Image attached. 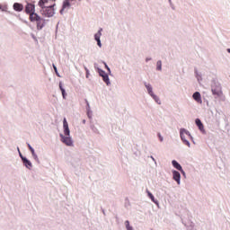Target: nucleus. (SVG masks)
I'll return each instance as SVG.
<instances>
[{
	"label": "nucleus",
	"mask_w": 230,
	"mask_h": 230,
	"mask_svg": "<svg viewBox=\"0 0 230 230\" xmlns=\"http://www.w3.org/2000/svg\"><path fill=\"white\" fill-rule=\"evenodd\" d=\"M172 163V166H174L176 170L182 172V166H181L177 161L173 160Z\"/></svg>",
	"instance_id": "2eb2a0df"
},
{
	"label": "nucleus",
	"mask_w": 230,
	"mask_h": 230,
	"mask_svg": "<svg viewBox=\"0 0 230 230\" xmlns=\"http://www.w3.org/2000/svg\"><path fill=\"white\" fill-rule=\"evenodd\" d=\"M196 125L201 132H204V124H202V121H200L199 119H196Z\"/></svg>",
	"instance_id": "4468645a"
},
{
	"label": "nucleus",
	"mask_w": 230,
	"mask_h": 230,
	"mask_svg": "<svg viewBox=\"0 0 230 230\" xmlns=\"http://www.w3.org/2000/svg\"><path fill=\"white\" fill-rule=\"evenodd\" d=\"M31 154H32V155L34 156V157H37V155H35V149H31Z\"/></svg>",
	"instance_id": "5701e85b"
},
{
	"label": "nucleus",
	"mask_w": 230,
	"mask_h": 230,
	"mask_svg": "<svg viewBox=\"0 0 230 230\" xmlns=\"http://www.w3.org/2000/svg\"><path fill=\"white\" fill-rule=\"evenodd\" d=\"M180 136H181V141H183L184 145H186L187 146H190V141H188V137H191V134H190V131L181 128L180 131Z\"/></svg>",
	"instance_id": "20e7f679"
},
{
	"label": "nucleus",
	"mask_w": 230,
	"mask_h": 230,
	"mask_svg": "<svg viewBox=\"0 0 230 230\" xmlns=\"http://www.w3.org/2000/svg\"><path fill=\"white\" fill-rule=\"evenodd\" d=\"M73 1H75V0H66L63 3V7L60 10V13H64V12H66V10H69L71 8V6L73 5Z\"/></svg>",
	"instance_id": "39448f33"
},
{
	"label": "nucleus",
	"mask_w": 230,
	"mask_h": 230,
	"mask_svg": "<svg viewBox=\"0 0 230 230\" xmlns=\"http://www.w3.org/2000/svg\"><path fill=\"white\" fill-rule=\"evenodd\" d=\"M28 148H29V150H31H31H33V147H31V146L30 144H28Z\"/></svg>",
	"instance_id": "393cba45"
},
{
	"label": "nucleus",
	"mask_w": 230,
	"mask_h": 230,
	"mask_svg": "<svg viewBox=\"0 0 230 230\" xmlns=\"http://www.w3.org/2000/svg\"><path fill=\"white\" fill-rule=\"evenodd\" d=\"M54 69H55V71H56V73H57V66H54Z\"/></svg>",
	"instance_id": "a878e982"
},
{
	"label": "nucleus",
	"mask_w": 230,
	"mask_h": 230,
	"mask_svg": "<svg viewBox=\"0 0 230 230\" xmlns=\"http://www.w3.org/2000/svg\"><path fill=\"white\" fill-rule=\"evenodd\" d=\"M30 21L31 22H37L38 30H42V27L45 26V24H46V20L40 18V16H39V14H37L35 13H31L30 14Z\"/></svg>",
	"instance_id": "7ed1b4c3"
},
{
	"label": "nucleus",
	"mask_w": 230,
	"mask_h": 230,
	"mask_svg": "<svg viewBox=\"0 0 230 230\" xmlns=\"http://www.w3.org/2000/svg\"><path fill=\"white\" fill-rule=\"evenodd\" d=\"M100 37H102V29L94 35L97 45L99 48H102V40H100Z\"/></svg>",
	"instance_id": "1a4fd4ad"
},
{
	"label": "nucleus",
	"mask_w": 230,
	"mask_h": 230,
	"mask_svg": "<svg viewBox=\"0 0 230 230\" xmlns=\"http://www.w3.org/2000/svg\"><path fill=\"white\" fill-rule=\"evenodd\" d=\"M63 128H64V135H60L61 141L66 146H73V139H71L70 131H69V124L67 123V119H64L63 120Z\"/></svg>",
	"instance_id": "f03ea898"
},
{
	"label": "nucleus",
	"mask_w": 230,
	"mask_h": 230,
	"mask_svg": "<svg viewBox=\"0 0 230 230\" xmlns=\"http://www.w3.org/2000/svg\"><path fill=\"white\" fill-rule=\"evenodd\" d=\"M162 67H163V63L161 61H157L156 63L157 71H161Z\"/></svg>",
	"instance_id": "a211bd4d"
},
{
	"label": "nucleus",
	"mask_w": 230,
	"mask_h": 230,
	"mask_svg": "<svg viewBox=\"0 0 230 230\" xmlns=\"http://www.w3.org/2000/svg\"><path fill=\"white\" fill-rule=\"evenodd\" d=\"M125 226L127 230H133L132 226H130V222L128 220L125 222Z\"/></svg>",
	"instance_id": "6ab92c4d"
},
{
	"label": "nucleus",
	"mask_w": 230,
	"mask_h": 230,
	"mask_svg": "<svg viewBox=\"0 0 230 230\" xmlns=\"http://www.w3.org/2000/svg\"><path fill=\"white\" fill-rule=\"evenodd\" d=\"M158 137H159L160 141H163V137L161 136V133H158Z\"/></svg>",
	"instance_id": "b1692460"
},
{
	"label": "nucleus",
	"mask_w": 230,
	"mask_h": 230,
	"mask_svg": "<svg viewBox=\"0 0 230 230\" xmlns=\"http://www.w3.org/2000/svg\"><path fill=\"white\" fill-rule=\"evenodd\" d=\"M193 100L198 103H202V97L200 96V93L195 92L192 95Z\"/></svg>",
	"instance_id": "6e6552de"
},
{
	"label": "nucleus",
	"mask_w": 230,
	"mask_h": 230,
	"mask_svg": "<svg viewBox=\"0 0 230 230\" xmlns=\"http://www.w3.org/2000/svg\"><path fill=\"white\" fill-rule=\"evenodd\" d=\"M152 98H154V100L156 102V103H158L159 105H161V101L159 100V97H157L155 94L153 93V95H151Z\"/></svg>",
	"instance_id": "aec40b11"
},
{
	"label": "nucleus",
	"mask_w": 230,
	"mask_h": 230,
	"mask_svg": "<svg viewBox=\"0 0 230 230\" xmlns=\"http://www.w3.org/2000/svg\"><path fill=\"white\" fill-rule=\"evenodd\" d=\"M146 88L147 89V92L149 93L150 96H154V92L152 91V85L150 84H145Z\"/></svg>",
	"instance_id": "dca6fc26"
},
{
	"label": "nucleus",
	"mask_w": 230,
	"mask_h": 230,
	"mask_svg": "<svg viewBox=\"0 0 230 230\" xmlns=\"http://www.w3.org/2000/svg\"><path fill=\"white\" fill-rule=\"evenodd\" d=\"M147 195L151 199L152 202L155 203V198H154V194H152L150 191H147Z\"/></svg>",
	"instance_id": "412c9836"
},
{
	"label": "nucleus",
	"mask_w": 230,
	"mask_h": 230,
	"mask_svg": "<svg viewBox=\"0 0 230 230\" xmlns=\"http://www.w3.org/2000/svg\"><path fill=\"white\" fill-rule=\"evenodd\" d=\"M2 6L0 5V10H1Z\"/></svg>",
	"instance_id": "c756f323"
},
{
	"label": "nucleus",
	"mask_w": 230,
	"mask_h": 230,
	"mask_svg": "<svg viewBox=\"0 0 230 230\" xmlns=\"http://www.w3.org/2000/svg\"><path fill=\"white\" fill-rule=\"evenodd\" d=\"M20 156L22 160L24 166H26V168H31V162H30V160H27L26 157H23V155L21 154Z\"/></svg>",
	"instance_id": "9b49d317"
},
{
	"label": "nucleus",
	"mask_w": 230,
	"mask_h": 230,
	"mask_svg": "<svg viewBox=\"0 0 230 230\" xmlns=\"http://www.w3.org/2000/svg\"><path fill=\"white\" fill-rule=\"evenodd\" d=\"M148 60H150L149 58H146V61L148 62Z\"/></svg>",
	"instance_id": "cd10ccee"
},
{
	"label": "nucleus",
	"mask_w": 230,
	"mask_h": 230,
	"mask_svg": "<svg viewBox=\"0 0 230 230\" xmlns=\"http://www.w3.org/2000/svg\"><path fill=\"white\" fill-rule=\"evenodd\" d=\"M212 94H214V96H220L222 94V87L220 84L212 86Z\"/></svg>",
	"instance_id": "423d86ee"
},
{
	"label": "nucleus",
	"mask_w": 230,
	"mask_h": 230,
	"mask_svg": "<svg viewBox=\"0 0 230 230\" xmlns=\"http://www.w3.org/2000/svg\"><path fill=\"white\" fill-rule=\"evenodd\" d=\"M25 12L26 13H30V15H31V13H35V5L33 4H27Z\"/></svg>",
	"instance_id": "0eeeda50"
},
{
	"label": "nucleus",
	"mask_w": 230,
	"mask_h": 230,
	"mask_svg": "<svg viewBox=\"0 0 230 230\" xmlns=\"http://www.w3.org/2000/svg\"><path fill=\"white\" fill-rule=\"evenodd\" d=\"M85 102L87 103V105H89V102L85 101Z\"/></svg>",
	"instance_id": "c85d7f7f"
},
{
	"label": "nucleus",
	"mask_w": 230,
	"mask_h": 230,
	"mask_svg": "<svg viewBox=\"0 0 230 230\" xmlns=\"http://www.w3.org/2000/svg\"><path fill=\"white\" fill-rule=\"evenodd\" d=\"M59 89L62 93V96H63L64 100H66V90L64 89V87H62V83H59Z\"/></svg>",
	"instance_id": "f3484780"
},
{
	"label": "nucleus",
	"mask_w": 230,
	"mask_h": 230,
	"mask_svg": "<svg viewBox=\"0 0 230 230\" xmlns=\"http://www.w3.org/2000/svg\"><path fill=\"white\" fill-rule=\"evenodd\" d=\"M100 75L102 77L103 82H105V84L109 85V84H111V82L109 81V75L103 71H102Z\"/></svg>",
	"instance_id": "f8f14e48"
},
{
	"label": "nucleus",
	"mask_w": 230,
	"mask_h": 230,
	"mask_svg": "<svg viewBox=\"0 0 230 230\" xmlns=\"http://www.w3.org/2000/svg\"><path fill=\"white\" fill-rule=\"evenodd\" d=\"M172 177L178 184H181V173L179 172L173 171Z\"/></svg>",
	"instance_id": "9d476101"
},
{
	"label": "nucleus",
	"mask_w": 230,
	"mask_h": 230,
	"mask_svg": "<svg viewBox=\"0 0 230 230\" xmlns=\"http://www.w3.org/2000/svg\"><path fill=\"white\" fill-rule=\"evenodd\" d=\"M227 52L230 53V49H227Z\"/></svg>",
	"instance_id": "bb28decb"
},
{
	"label": "nucleus",
	"mask_w": 230,
	"mask_h": 230,
	"mask_svg": "<svg viewBox=\"0 0 230 230\" xmlns=\"http://www.w3.org/2000/svg\"><path fill=\"white\" fill-rule=\"evenodd\" d=\"M49 0H40L39 6L41 7L40 13L44 17H53L55 15V4L49 5Z\"/></svg>",
	"instance_id": "f257e3e1"
},
{
	"label": "nucleus",
	"mask_w": 230,
	"mask_h": 230,
	"mask_svg": "<svg viewBox=\"0 0 230 230\" xmlns=\"http://www.w3.org/2000/svg\"><path fill=\"white\" fill-rule=\"evenodd\" d=\"M22 4H19V3H15L13 4V10H15V12H22Z\"/></svg>",
	"instance_id": "ddd939ff"
},
{
	"label": "nucleus",
	"mask_w": 230,
	"mask_h": 230,
	"mask_svg": "<svg viewBox=\"0 0 230 230\" xmlns=\"http://www.w3.org/2000/svg\"><path fill=\"white\" fill-rule=\"evenodd\" d=\"M31 154H32V155L34 156V157H37V155H35V149H31Z\"/></svg>",
	"instance_id": "4be33fe9"
}]
</instances>
